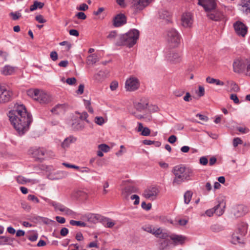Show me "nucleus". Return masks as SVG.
Listing matches in <instances>:
<instances>
[{
  "label": "nucleus",
  "instance_id": "2eb2a0df",
  "mask_svg": "<svg viewBox=\"0 0 250 250\" xmlns=\"http://www.w3.org/2000/svg\"><path fill=\"white\" fill-rule=\"evenodd\" d=\"M148 105V102L146 98H142L139 101H136L134 103V106L135 109L139 111H141L146 109Z\"/></svg>",
  "mask_w": 250,
  "mask_h": 250
},
{
  "label": "nucleus",
  "instance_id": "f3484780",
  "mask_svg": "<svg viewBox=\"0 0 250 250\" xmlns=\"http://www.w3.org/2000/svg\"><path fill=\"white\" fill-rule=\"evenodd\" d=\"M41 198L49 205L52 206L54 208V211L56 212L61 211L64 206L59 202L51 200L45 197L42 196Z\"/></svg>",
  "mask_w": 250,
  "mask_h": 250
},
{
  "label": "nucleus",
  "instance_id": "9b49d317",
  "mask_svg": "<svg viewBox=\"0 0 250 250\" xmlns=\"http://www.w3.org/2000/svg\"><path fill=\"white\" fill-rule=\"evenodd\" d=\"M234 28L236 34L241 37H245L247 33V27L241 21H236L233 24Z\"/></svg>",
  "mask_w": 250,
  "mask_h": 250
},
{
  "label": "nucleus",
  "instance_id": "72a5a7b5",
  "mask_svg": "<svg viewBox=\"0 0 250 250\" xmlns=\"http://www.w3.org/2000/svg\"><path fill=\"white\" fill-rule=\"evenodd\" d=\"M72 127L76 130L83 129L84 127L83 123L80 119H75L72 124Z\"/></svg>",
  "mask_w": 250,
  "mask_h": 250
},
{
  "label": "nucleus",
  "instance_id": "774afa93",
  "mask_svg": "<svg viewBox=\"0 0 250 250\" xmlns=\"http://www.w3.org/2000/svg\"><path fill=\"white\" fill-rule=\"evenodd\" d=\"M88 8V5L85 3L81 4L77 9L81 11H85Z\"/></svg>",
  "mask_w": 250,
  "mask_h": 250
},
{
  "label": "nucleus",
  "instance_id": "b1692460",
  "mask_svg": "<svg viewBox=\"0 0 250 250\" xmlns=\"http://www.w3.org/2000/svg\"><path fill=\"white\" fill-rule=\"evenodd\" d=\"M63 215L68 216L71 218H77L79 214L67 207L64 206L62 210L60 211Z\"/></svg>",
  "mask_w": 250,
  "mask_h": 250
},
{
  "label": "nucleus",
  "instance_id": "7ed1b4c3",
  "mask_svg": "<svg viewBox=\"0 0 250 250\" xmlns=\"http://www.w3.org/2000/svg\"><path fill=\"white\" fill-rule=\"evenodd\" d=\"M139 37V31L138 30L131 29L125 34L119 35L116 45L117 46L125 45L131 47L136 44Z\"/></svg>",
  "mask_w": 250,
  "mask_h": 250
},
{
  "label": "nucleus",
  "instance_id": "58836bf2",
  "mask_svg": "<svg viewBox=\"0 0 250 250\" xmlns=\"http://www.w3.org/2000/svg\"><path fill=\"white\" fill-rule=\"evenodd\" d=\"M102 222L104 226L108 228H112L115 224L110 218L106 217L104 218L102 220Z\"/></svg>",
  "mask_w": 250,
  "mask_h": 250
},
{
  "label": "nucleus",
  "instance_id": "f704fd0d",
  "mask_svg": "<svg viewBox=\"0 0 250 250\" xmlns=\"http://www.w3.org/2000/svg\"><path fill=\"white\" fill-rule=\"evenodd\" d=\"M240 5L242 7V10L247 14L250 13V0H242Z\"/></svg>",
  "mask_w": 250,
  "mask_h": 250
},
{
  "label": "nucleus",
  "instance_id": "aec40b11",
  "mask_svg": "<svg viewBox=\"0 0 250 250\" xmlns=\"http://www.w3.org/2000/svg\"><path fill=\"white\" fill-rule=\"evenodd\" d=\"M126 22L125 16L122 14L116 15L113 20V25L115 27H120Z\"/></svg>",
  "mask_w": 250,
  "mask_h": 250
},
{
  "label": "nucleus",
  "instance_id": "473e14b6",
  "mask_svg": "<svg viewBox=\"0 0 250 250\" xmlns=\"http://www.w3.org/2000/svg\"><path fill=\"white\" fill-rule=\"evenodd\" d=\"M17 181L18 183L21 184H24L26 183H32V184L39 183V181L36 179H26L21 176H19L17 177Z\"/></svg>",
  "mask_w": 250,
  "mask_h": 250
},
{
  "label": "nucleus",
  "instance_id": "49530a36",
  "mask_svg": "<svg viewBox=\"0 0 250 250\" xmlns=\"http://www.w3.org/2000/svg\"><path fill=\"white\" fill-rule=\"evenodd\" d=\"M69 223L71 225L74 226H80L83 227L86 226V224L84 222L80 221L71 220L70 221Z\"/></svg>",
  "mask_w": 250,
  "mask_h": 250
},
{
  "label": "nucleus",
  "instance_id": "4be33fe9",
  "mask_svg": "<svg viewBox=\"0 0 250 250\" xmlns=\"http://www.w3.org/2000/svg\"><path fill=\"white\" fill-rule=\"evenodd\" d=\"M225 208L226 203L224 200L218 201V204L214 207L216 214L218 216H221L225 211Z\"/></svg>",
  "mask_w": 250,
  "mask_h": 250
},
{
  "label": "nucleus",
  "instance_id": "39448f33",
  "mask_svg": "<svg viewBox=\"0 0 250 250\" xmlns=\"http://www.w3.org/2000/svg\"><path fill=\"white\" fill-rule=\"evenodd\" d=\"M167 39L170 46L177 47L181 43L182 37L176 29H170L167 31Z\"/></svg>",
  "mask_w": 250,
  "mask_h": 250
},
{
  "label": "nucleus",
  "instance_id": "e433bc0d",
  "mask_svg": "<svg viewBox=\"0 0 250 250\" xmlns=\"http://www.w3.org/2000/svg\"><path fill=\"white\" fill-rule=\"evenodd\" d=\"M86 220L91 223H96L99 218V215L96 214L88 213L84 216Z\"/></svg>",
  "mask_w": 250,
  "mask_h": 250
},
{
  "label": "nucleus",
  "instance_id": "680f3d73",
  "mask_svg": "<svg viewBox=\"0 0 250 250\" xmlns=\"http://www.w3.org/2000/svg\"><path fill=\"white\" fill-rule=\"evenodd\" d=\"M215 213V209L214 207L212 208H210L206 210L205 214L208 217H211L213 215V214Z\"/></svg>",
  "mask_w": 250,
  "mask_h": 250
},
{
  "label": "nucleus",
  "instance_id": "4d7b16f0",
  "mask_svg": "<svg viewBox=\"0 0 250 250\" xmlns=\"http://www.w3.org/2000/svg\"><path fill=\"white\" fill-rule=\"evenodd\" d=\"M151 204H146L145 202H143L141 204L142 208L146 210H149L151 208Z\"/></svg>",
  "mask_w": 250,
  "mask_h": 250
},
{
  "label": "nucleus",
  "instance_id": "4468645a",
  "mask_svg": "<svg viewBox=\"0 0 250 250\" xmlns=\"http://www.w3.org/2000/svg\"><path fill=\"white\" fill-rule=\"evenodd\" d=\"M182 24L185 27H190L193 23L192 15L190 12L184 13L181 17Z\"/></svg>",
  "mask_w": 250,
  "mask_h": 250
},
{
  "label": "nucleus",
  "instance_id": "a878e982",
  "mask_svg": "<svg viewBox=\"0 0 250 250\" xmlns=\"http://www.w3.org/2000/svg\"><path fill=\"white\" fill-rule=\"evenodd\" d=\"M159 17L166 22H169L171 20V14L167 10H161L158 13Z\"/></svg>",
  "mask_w": 250,
  "mask_h": 250
},
{
  "label": "nucleus",
  "instance_id": "09e8293b",
  "mask_svg": "<svg viewBox=\"0 0 250 250\" xmlns=\"http://www.w3.org/2000/svg\"><path fill=\"white\" fill-rule=\"evenodd\" d=\"M155 227L151 225L145 226L143 227L144 231L153 234Z\"/></svg>",
  "mask_w": 250,
  "mask_h": 250
},
{
  "label": "nucleus",
  "instance_id": "de8ad7c7",
  "mask_svg": "<svg viewBox=\"0 0 250 250\" xmlns=\"http://www.w3.org/2000/svg\"><path fill=\"white\" fill-rule=\"evenodd\" d=\"M210 229L213 232H219L222 230L223 228L219 225L214 224L210 227Z\"/></svg>",
  "mask_w": 250,
  "mask_h": 250
},
{
  "label": "nucleus",
  "instance_id": "f03ea898",
  "mask_svg": "<svg viewBox=\"0 0 250 250\" xmlns=\"http://www.w3.org/2000/svg\"><path fill=\"white\" fill-rule=\"evenodd\" d=\"M172 172L175 175L172 182L174 186L179 185L185 181L190 180L194 176V172L191 168L181 166L174 167Z\"/></svg>",
  "mask_w": 250,
  "mask_h": 250
},
{
  "label": "nucleus",
  "instance_id": "6ab92c4d",
  "mask_svg": "<svg viewBox=\"0 0 250 250\" xmlns=\"http://www.w3.org/2000/svg\"><path fill=\"white\" fill-rule=\"evenodd\" d=\"M153 235L162 239H166L169 237L168 233L161 228H155Z\"/></svg>",
  "mask_w": 250,
  "mask_h": 250
},
{
  "label": "nucleus",
  "instance_id": "c9c22d12",
  "mask_svg": "<svg viewBox=\"0 0 250 250\" xmlns=\"http://www.w3.org/2000/svg\"><path fill=\"white\" fill-rule=\"evenodd\" d=\"M33 156L38 159H41L45 154V150L43 148H36L33 152Z\"/></svg>",
  "mask_w": 250,
  "mask_h": 250
},
{
  "label": "nucleus",
  "instance_id": "4c0bfd02",
  "mask_svg": "<svg viewBox=\"0 0 250 250\" xmlns=\"http://www.w3.org/2000/svg\"><path fill=\"white\" fill-rule=\"evenodd\" d=\"M98 61V56L95 54L89 55L87 57L86 63L88 65L93 64Z\"/></svg>",
  "mask_w": 250,
  "mask_h": 250
},
{
  "label": "nucleus",
  "instance_id": "1a4fd4ad",
  "mask_svg": "<svg viewBox=\"0 0 250 250\" xmlns=\"http://www.w3.org/2000/svg\"><path fill=\"white\" fill-rule=\"evenodd\" d=\"M250 59H237L235 60L233 64V70L236 73L244 72Z\"/></svg>",
  "mask_w": 250,
  "mask_h": 250
},
{
  "label": "nucleus",
  "instance_id": "cd10ccee",
  "mask_svg": "<svg viewBox=\"0 0 250 250\" xmlns=\"http://www.w3.org/2000/svg\"><path fill=\"white\" fill-rule=\"evenodd\" d=\"M244 235H240L238 233H234L232 235L231 243L233 244L236 245L238 244H243L244 242Z\"/></svg>",
  "mask_w": 250,
  "mask_h": 250
},
{
  "label": "nucleus",
  "instance_id": "9d476101",
  "mask_svg": "<svg viewBox=\"0 0 250 250\" xmlns=\"http://www.w3.org/2000/svg\"><path fill=\"white\" fill-rule=\"evenodd\" d=\"M152 1V0H132V6L136 11H140L148 6Z\"/></svg>",
  "mask_w": 250,
  "mask_h": 250
},
{
  "label": "nucleus",
  "instance_id": "a18cd8bd",
  "mask_svg": "<svg viewBox=\"0 0 250 250\" xmlns=\"http://www.w3.org/2000/svg\"><path fill=\"white\" fill-rule=\"evenodd\" d=\"M192 196L191 191H187L184 194V202L186 204H189Z\"/></svg>",
  "mask_w": 250,
  "mask_h": 250
},
{
  "label": "nucleus",
  "instance_id": "6e6552de",
  "mask_svg": "<svg viewBox=\"0 0 250 250\" xmlns=\"http://www.w3.org/2000/svg\"><path fill=\"white\" fill-rule=\"evenodd\" d=\"M140 85L138 79L133 76L127 78L125 83V88L126 91H133L137 90Z\"/></svg>",
  "mask_w": 250,
  "mask_h": 250
},
{
  "label": "nucleus",
  "instance_id": "20e7f679",
  "mask_svg": "<svg viewBox=\"0 0 250 250\" xmlns=\"http://www.w3.org/2000/svg\"><path fill=\"white\" fill-rule=\"evenodd\" d=\"M27 95L41 104H48L51 101V96L42 90L30 89L27 91Z\"/></svg>",
  "mask_w": 250,
  "mask_h": 250
},
{
  "label": "nucleus",
  "instance_id": "412c9836",
  "mask_svg": "<svg viewBox=\"0 0 250 250\" xmlns=\"http://www.w3.org/2000/svg\"><path fill=\"white\" fill-rule=\"evenodd\" d=\"M66 174L63 171H57L51 172L47 175L49 179L52 180H59L65 177Z\"/></svg>",
  "mask_w": 250,
  "mask_h": 250
},
{
  "label": "nucleus",
  "instance_id": "603ef678",
  "mask_svg": "<svg viewBox=\"0 0 250 250\" xmlns=\"http://www.w3.org/2000/svg\"><path fill=\"white\" fill-rule=\"evenodd\" d=\"M130 198L131 200H135L133 203L134 205H137L139 204L140 198L139 196L133 194L130 196Z\"/></svg>",
  "mask_w": 250,
  "mask_h": 250
},
{
  "label": "nucleus",
  "instance_id": "5fc2aeb1",
  "mask_svg": "<svg viewBox=\"0 0 250 250\" xmlns=\"http://www.w3.org/2000/svg\"><path fill=\"white\" fill-rule=\"evenodd\" d=\"M9 240V238L5 236H0V245H4L6 244Z\"/></svg>",
  "mask_w": 250,
  "mask_h": 250
},
{
  "label": "nucleus",
  "instance_id": "f8f14e48",
  "mask_svg": "<svg viewBox=\"0 0 250 250\" xmlns=\"http://www.w3.org/2000/svg\"><path fill=\"white\" fill-rule=\"evenodd\" d=\"M216 0H198V4L203 6L206 11L215 9Z\"/></svg>",
  "mask_w": 250,
  "mask_h": 250
},
{
  "label": "nucleus",
  "instance_id": "79ce46f5",
  "mask_svg": "<svg viewBox=\"0 0 250 250\" xmlns=\"http://www.w3.org/2000/svg\"><path fill=\"white\" fill-rule=\"evenodd\" d=\"M44 6V3L41 2H39L37 0H35L34 2L33 5L30 6V10L31 11H33L36 10L38 8H42Z\"/></svg>",
  "mask_w": 250,
  "mask_h": 250
},
{
  "label": "nucleus",
  "instance_id": "bb28decb",
  "mask_svg": "<svg viewBox=\"0 0 250 250\" xmlns=\"http://www.w3.org/2000/svg\"><path fill=\"white\" fill-rule=\"evenodd\" d=\"M66 107L65 104H58L51 109V111L55 114L62 113L65 110Z\"/></svg>",
  "mask_w": 250,
  "mask_h": 250
},
{
  "label": "nucleus",
  "instance_id": "8fccbe9b",
  "mask_svg": "<svg viewBox=\"0 0 250 250\" xmlns=\"http://www.w3.org/2000/svg\"><path fill=\"white\" fill-rule=\"evenodd\" d=\"M98 148L104 152H107L110 149L109 146L104 144L99 145Z\"/></svg>",
  "mask_w": 250,
  "mask_h": 250
},
{
  "label": "nucleus",
  "instance_id": "69168bd1",
  "mask_svg": "<svg viewBox=\"0 0 250 250\" xmlns=\"http://www.w3.org/2000/svg\"><path fill=\"white\" fill-rule=\"evenodd\" d=\"M150 130L148 127H144L142 131L141 134L143 136H147L149 135Z\"/></svg>",
  "mask_w": 250,
  "mask_h": 250
},
{
  "label": "nucleus",
  "instance_id": "052dcab7",
  "mask_svg": "<svg viewBox=\"0 0 250 250\" xmlns=\"http://www.w3.org/2000/svg\"><path fill=\"white\" fill-rule=\"evenodd\" d=\"M230 99L232 100L235 104H238L240 103L239 99L238 98L237 95L235 94H231Z\"/></svg>",
  "mask_w": 250,
  "mask_h": 250
},
{
  "label": "nucleus",
  "instance_id": "e2e57ef3",
  "mask_svg": "<svg viewBox=\"0 0 250 250\" xmlns=\"http://www.w3.org/2000/svg\"><path fill=\"white\" fill-rule=\"evenodd\" d=\"M66 82L69 85H73L76 82V79L74 77L67 78L66 80Z\"/></svg>",
  "mask_w": 250,
  "mask_h": 250
},
{
  "label": "nucleus",
  "instance_id": "37998d69",
  "mask_svg": "<svg viewBox=\"0 0 250 250\" xmlns=\"http://www.w3.org/2000/svg\"><path fill=\"white\" fill-rule=\"evenodd\" d=\"M107 121L106 119L104 118L103 117L101 116H96L95 118L94 122L95 123L99 125H102L104 123H105Z\"/></svg>",
  "mask_w": 250,
  "mask_h": 250
},
{
  "label": "nucleus",
  "instance_id": "ea45409f",
  "mask_svg": "<svg viewBox=\"0 0 250 250\" xmlns=\"http://www.w3.org/2000/svg\"><path fill=\"white\" fill-rule=\"evenodd\" d=\"M76 141V139L72 136H69V137L65 139V140L63 141L62 144V146L64 148L68 147L70 144L72 142H74Z\"/></svg>",
  "mask_w": 250,
  "mask_h": 250
},
{
  "label": "nucleus",
  "instance_id": "7c9ffc66",
  "mask_svg": "<svg viewBox=\"0 0 250 250\" xmlns=\"http://www.w3.org/2000/svg\"><path fill=\"white\" fill-rule=\"evenodd\" d=\"M248 226L243 223H241L238 225L236 233L240 235L245 236L247 232Z\"/></svg>",
  "mask_w": 250,
  "mask_h": 250
},
{
  "label": "nucleus",
  "instance_id": "bf43d9fd",
  "mask_svg": "<svg viewBox=\"0 0 250 250\" xmlns=\"http://www.w3.org/2000/svg\"><path fill=\"white\" fill-rule=\"evenodd\" d=\"M88 116V114L86 112H83L81 114L79 119L81 121L85 120L87 123H88L89 121L87 120Z\"/></svg>",
  "mask_w": 250,
  "mask_h": 250
},
{
  "label": "nucleus",
  "instance_id": "c85d7f7f",
  "mask_svg": "<svg viewBox=\"0 0 250 250\" xmlns=\"http://www.w3.org/2000/svg\"><path fill=\"white\" fill-rule=\"evenodd\" d=\"M136 189L132 186H128L125 187L122 191L123 196L127 199L132 193L135 192Z\"/></svg>",
  "mask_w": 250,
  "mask_h": 250
},
{
  "label": "nucleus",
  "instance_id": "dca6fc26",
  "mask_svg": "<svg viewBox=\"0 0 250 250\" xmlns=\"http://www.w3.org/2000/svg\"><path fill=\"white\" fill-rule=\"evenodd\" d=\"M41 198L49 205L52 206L54 208V211L56 212L61 211L64 206L59 202L51 200L45 197L42 196Z\"/></svg>",
  "mask_w": 250,
  "mask_h": 250
},
{
  "label": "nucleus",
  "instance_id": "c756f323",
  "mask_svg": "<svg viewBox=\"0 0 250 250\" xmlns=\"http://www.w3.org/2000/svg\"><path fill=\"white\" fill-rule=\"evenodd\" d=\"M15 70V68L9 65H6L1 68V73L4 75H12Z\"/></svg>",
  "mask_w": 250,
  "mask_h": 250
},
{
  "label": "nucleus",
  "instance_id": "0eeeda50",
  "mask_svg": "<svg viewBox=\"0 0 250 250\" xmlns=\"http://www.w3.org/2000/svg\"><path fill=\"white\" fill-rule=\"evenodd\" d=\"M159 193V190L156 187H149L146 188L143 192L142 196L149 200H155Z\"/></svg>",
  "mask_w": 250,
  "mask_h": 250
},
{
  "label": "nucleus",
  "instance_id": "6e6d98bb",
  "mask_svg": "<svg viewBox=\"0 0 250 250\" xmlns=\"http://www.w3.org/2000/svg\"><path fill=\"white\" fill-rule=\"evenodd\" d=\"M10 15L12 16V19L13 20H17L20 17H21V15L19 12H11L10 13Z\"/></svg>",
  "mask_w": 250,
  "mask_h": 250
},
{
  "label": "nucleus",
  "instance_id": "a19ab883",
  "mask_svg": "<svg viewBox=\"0 0 250 250\" xmlns=\"http://www.w3.org/2000/svg\"><path fill=\"white\" fill-rule=\"evenodd\" d=\"M206 82L209 83L213 84L215 83L217 85H223L224 83L218 79H216L210 77H208L206 78Z\"/></svg>",
  "mask_w": 250,
  "mask_h": 250
},
{
  "label": "nucleus",
  "instance_id": "f257e3e1",
  "mask_svg": "<svg viewBox=\"0 0 250 250\" xmlns=\"http://www.w3.org/2000/svg\"><path fill=\"white\" fill-rule=\"evenodd\" d=\"M11 124L20 135H23L29 128L33 119L23 104H16L8 114Z\"/></svg>",
  "mask_w": 250,
  "mask_h": 250
},
{
  "label": "nucleus",
  "instance_id": "0e129e2a",
  "mask_svg": "<svg viewBox=\"0 0 250 250\" xmlns=\"http://www.w3.org/2000/svg\"><path fill=\"white\" fill-rule=\"evenodd\" d=\"M148 110L150 112H155L159 110V108L156 105H150L148 106Z\"/></svg>",
  "mask_w": 250,
  "mask_h": 250
},
{
  "label": "nucleus",
  "instance_id": "393cba45",
  "mask_svg": "<svg viewBox=\"0 0 250 250\" xmlns=\"http://www.w3.org/2000/svg\"><path fill=\"white\" fill-rule=\"evenodd\" d=\"M248 210L247 207L242 205H239L236 208L234 215L237 217H240L247 213Z\"/></svg>",
  "mask_w": 250,
  "mask_h": 250
},
{
  "label": "nucleus",
  "instance_id": "c03bdc74",
  "mask_svg": "<svg viewBox=\"0 0 250 250\" xmlns=\"http://www.w3.org/2000/svg\"><path fill=\"white\" fill-rule=\"evenodd\" d=\"M119 37V36H118L117 32L115 31H113L109 33L107 38L111 41H115L116 40L117 41L115 42L116 43L118 41Z\"/></svg>",
  "mask_w": 250,
  "mask_h": 250
},
{
  "label": "nucleus",
  "instance_id": "3c124183",
  "mask_svg": "<svg viewBox=\"0 0 250 250\" xmlns=\"http://www.w3.org/2000/svg\"><path fill=\"white\" fill-rule=\"evenodd\" d=\"M232 144H233V146L234 147H236L239 145L242 144L243 141L241 139V138H240L239 137H235L233 139Z\"/></svg>",
  "mask_w": 250,
  "mask_h": 250
},
{
  "label": "nucleus",
  "instance_id": "338daca9",
  "mask_svg": "<svg viewBox=\"0 0 250 250\" xmlns=\"http://www.w3.org/2000/svg\"><path fill=\"white\" fill-rule=\"evenodd\" d=\"M208 163V160L206 157L203 156V157H201L200 158V164H201L203 166H206L207 165Z\"/></svg>",
  "mask_w": 250,
  "mask_h": 250
},
{
  "label": "nucleus",
  "instance_id": "423d86ee",
  "mask_svg": "<svg viewBox=\"0 0 250 250\" xmlns=\"http://www.w3.org/2000/svg\"><path fill=\"white\" fill-rule=\"evenodd\" d=\"M165 59L172 63H176L181 61V54L177 50L166 49L164 51Z\"/></svg>",
  "mask_w": 250,
  "mask_h": 250
},
{
  "label": "nucleus",
  "instance_id": "864d4df0",
  "mask_svg": "<svg viewBox=\"0 0 250 250\" xmlns=\"http://www.w3.org/2000/svg\"><path fill=\"white\" fill-rule=\"evenodd\" d=\"M27 199L28 200L32 201L33 202L35 203H39V200L38 198L35 196L34 195L32 194H29L28 195Z\"/></svg>",
  "mask_w": 250,
  "mask_h": 250
},
{
  "label": "nucleus",
  "instance_id": "2f4dec72",
  "mask_svg": "<svg viewBox=\"0 0 250 250\" xmlns=\"http://www.w3.org/2000/svg\"><path fill=\"white\" fill-rule=\"evenodd\" d=\"M228 91L231 92H237L240 88L238 85L233 82H228L227 83Z\"/></svg>",
  "mask_w": 250,
  "mask_h": 250
},
{
  "label": "nucleus",
  "instance_id": "13d9d810",
  "mask_svg": "<svg viewBox=\"0 0 250 250\" xmlns=\"http://www.w3.org/2000/svg\"><path fill=\"white\" fill-rule=\"evenodd\" d=\"M118 87V82L114 81L111 83L110 85V88L112 91H114L117 89Z\"/></svg>",
  "mask_w": 250,
  "mask_h": 250
},
{
  "label": "nucleus",
  "instance_id": "a211bd4d",
  "mask_svg": "<svg viewBox=\"0 0 250 250\" xmlns=\"http://www.w3.org/2000/svg\"><path fill=\"white\" fill-rule=\"evenodd\" d=\"M169 237L172 241L174 245H182L185 242L187 239L185 236L175 234H173L169 236Z\"/></svg>",
  "mask_w": 250,
  "mask_h": 250
},
{
  "label": "nucleus",
  "instance_id": "5701e85b",
  "mask_svg": "<svg viewBox=\"0 0 250 250\" xmlns=\"http://www.w3.org/2000/svg\"><path fill=\"white\" fill-rule=\"evenodd\" d=\"M206 12L207 13L208 17L212 20L218 21L221 18V14L219 12L215 10V9Z\"/></svg>",
  "mask_w": 250,
  "mask_h": 250
},
{
  "label": "nucleus",
  "instance_id": "ddd939ff",
  "mask_svg": "<svg viewBox=\"0 0 250 250\" xmlns=\"http://www.w3.org/2000/svg\"><path fill=\"white\" fill-rule=\"evenodd\" d=\"M12 95L11 91L4 86L0 85V103L9 101Z\"/></svg>",
  "mask_w": 250,
  "mask_h": 250
}]
</instances>
